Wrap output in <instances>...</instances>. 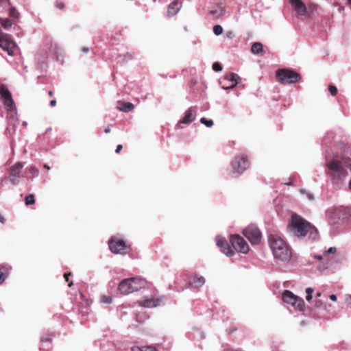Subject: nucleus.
<instances>
[{
	"instance_id": "obj_4",
	"label": "nucleus",
	"mask_w": 351,
	"mask_h": 351,
	"mask_svg": "<svg viewBox=\"0 0 351 351\" xmlns=\"http://www.w3.org/2000/svg\"><path fill=\"white\" fill-rule=\"evenodd\" d=\"M276 77L277 81L282 84H295L299 82L301 75L289 69H280L276 71Z\"/></svg>"
},
{
	"instance_id": "obj_59",
	"label": "nucleus",
	"mask_w": 351,
	"mask_h": 351,
	"mask_svg": "<svg viewBox=\"0 0 351 351\" xmlns=\"http://www.w3.org/2000/svg\"><path fill=\"white\" fill-rule=\"evenodd\" d=\"M349 166H350V170H351V160H350Z\"/></svg>"
},
{
	"instance_id": "obj_56",
	"label": "nucleus",
	"mask_w": 351,
	"mask_h": 351,
	"mask_svg": "<svg viewBox=\"0 0 351 351\" xmlns=\"http://www.w3.org/2000/svg\"><path fill=\"white\" fill-rule=\"evenodd\" d=\"M348 4L351 5V0H348Z\"/></svg>"
},
{
	"instance_id": "obj_14",
	"label": "nucleus",
	"mask_w": 351,
	"mask_h": 351,
	"mask_svg": "<svg viewBox=\"0 0 351 351\" xmlns=\"http://www.w3.org/2000/svg\"><path fill=\"white\" fill-rule=\"evenodd\" d=\"M240 80L241 79L237 73H228L226 75L223 79L224 82H227V83L223 85L222 87L223 89L233 88L239 84Z\"/></svg>"
},
{
	"instance_id": "obj_29",
	"label": "nucleus",
	"mask_w": 351,
	"mask_h": 351,
	"mask_svg": "<svg viewBox=\"0 0 351 351\" xmlns=\"http://www.w3.org/2000/svg\"><path fill=\"white\" fill-rule=\"evenodd\" d=\"M29 173L34 178H36L39 175V170L35 166H31L29 168Z\"/></svg>"
},
{
	"instance_id": "obj_19",
	"label": "nucleus",
	"mask_w": 351,
	"mask_h": 351,
	"mask_svg": "<svg viewBox=\"0 0 351 351\" xmlns=\"http://www.w3.org/2000/svg\"><path fill=\"white\" fill-rule=\"evenodd\" d=\"M181 8V3L179 0H174L168 7L167 13L169 16H173Z\"/></svg>"
},
{
	"instance_id": "obj_36",
	"label": "nucleus",
	"mask_w": 351,
	"mask_h": 351,
	"mask_svg": "<svg viewBox=\"0 0 351 351\" xmlns=\"http://www.w3.org/2000/svg\"><path fill=\"white\" fill-rule=\"evenodd\" d=\"M300 193L305 194L310 200H313L314 199L313 195L311 193L307 192L305 189H301Z\"/></svg>"
},
{
	"instance_id": "obj_55",
	"label": "nucleus",
	"mask_w": 351,
	"mask_h": 351,
	"mask_svg": "<svg viewBox=\"0 0 351 351\" xmlns=\"http://www.w3.org/2000/svg\"><path fill=\"white\" fill-rule=\"evenodd\" d=\"M315 296H316V298L320 297L321 296V293H317Z\"/></svg>"
},
{
	"instance_id": "obj_42",
	"label": "nucleus",
	"mask_w": 351,
	"mask_h": 351,
	"mask_svg": "<svg viewBox=\"0 0 351 351\" xmlns=\"http://www.w3.org/2000/svg\"><path fill=\"white\" fill-rule=\"evenodd\" d=\"M122 149H123L122 145H118L117 147V149L115 150V152L117 154H119L121 151Z\"/></svg>"
},
{
	"instance_id": "obj_44",
	"label": "nucleus",
	"mask_w": 351,
	"mask_h": 351,
	"mask_svg": "<svg viewBox=\"0 0 351 351\" xmlns=\"http://www.w3.org/2000/svg\"><path fill=\"white\" fill-rule=\"evenodd\" d=\"M329 298L332 301H336L337 300V295H335V294L330 295Z\"/></svg>"
},
{
	"instance_id": "obj_28",
	"label": "nucleus",
	"mask_w": 351,
	"mask_h": 351,
	"mask_svg": "<svg viewBox=\"0 0 351 351\" xmlns=\"http://www.w3.org/2000/svg\"><path fill=\"white\" fill-rule=\"evenodd\" d=\"M9 14L11 17L18 19L19 17V12L16 10L15 8H11L10 9Z\"/></svg>"
},
{
	"instance_id": "obj_58",
	"label": "nucleus",
	"mask_w": 351,
	"mask_h": 351,
	"mask_svg": "<svg viewBox=\"0 0 351 351\" xmlns=\"http://www.w3.org/2000/svg\"><path fill=\"white\" fill-rule=\"evenodd\" d=\"M148 318V316L147 315H144V319H147Z\"/></svg>"
},
{
	"instance_id": "obj_54",
	"label": "nucleus",
	"mask_w": 351,
	"mask_h": 351,
	"mask_svg": "<svg viewBox=\"0 0 351 351\" xmlns=\"http://www.w3.org/2000/svg\"><path fill=\"white\" fill-rule=\"evenodd\" d=\"M44 168L47 169V170H49L50 169V167L47 165H44Z\"/></svg>"
},
{
	"instance_id": "obj_9",
	"label": "nucleus",
	"mask_w": 351,
	"mask_h": 351,
	"mask_svg": "<svg viewBox=\"0 0 351 351\" xmlns=\"http://www.w3.org/2000/svg\"><path fill=\"white\" fill-rule=\"evenodd\" d=\"M243 234L252 245H257L261 242V232L254 225L248 226L243 230Z\"/></svg>"
},
{
	"instance_id": "obj_34",
	"label": "nucleus",
	"mask_w": 351,
	"mask_h": 351,
	"mask_svg": "<svg viewBox=\"0 0 351 351\" xmlns=\"http://www.w3.org/2000/svg\"><path fill=\"white\" fill-rule=\"evenodd\" d=\"M101 300L103 303L110 304L112 302V298L108 295H103L101 298Z\"/></svg>"
},
{
	"instance_id": "obj_41",
	"label": "nucleus",
	"mask_w": 351,
	"mask_h": 351,
	"mask_svg": "<svg viewBox=\"0 0 351 351\" xmlns=\"http://www.w3.org/2000/svg\"><path fill=\"white\" fill-rule=\"evenodd\" d=\"M56 5L60 10L63 9L64 8V6H65L64 3H62V2H58Z\"/></svg>"
},
{
	"instance_id": "obj_31",
	"label": "nucleus",
	"mask_w": 351,
	"mask_h": 351,
	"mask_svg": "<svg viewBox=\"0 0 351 351\" xmlns=\"http://www.w3.org/2000/svg\"><path fill=\"white\" fill-rule=\"evenodd\" d=\"M315 307L317 308H320L324 307L325 310H327V306L324 304L323 302L321 300H316L315 302Z\"/></svg>"
},
{
	"instance_id": "obj_53",
	"label": "nucleus",
	"mask_w": 351,
	"mask_h": 351,
	"mask_svg": "<svg viewBox=\"0 0 351 351\" xmlns=\"http://www.w3.org/2000/svg\"><path fill=\"white\" fill-rule=\"evenodd\" d=\"M48 95L49 97H53V91H51V90L48 91Z\"/></svg>"
},
{
	"instance_id": "obj_15",
	"label": "nucleus",
	"mask_w": 351,
	"mask_h": 351,
	"mask_svg": "<svg viewBox=\"0 0 351 351\" xmlns=\"http://www.w3.org/2000/svg\"><path fill=\"white\" fill-rule=\"evenodd\" d=\"M217 245L221 249V251L224 253L228 256H232L234 255V250L232 249V245L225 239H218L217 240Z\"/></svg>"
},
{
	"instance_id": "obj_48",
	"label": "nucleus",
	"mask_w": 351,
	"mask_h": 351,
	"mask_svg": "<svg viewBox=\"0 0 351 351\" xmlns=\"http://www.w3.org/2000/svg\"><path fill=\"white\" fill-rule=\"evenodd\" d=\"M136 320L139 322H142L143 321V319L140 317L139 315H136Z\"/></svg>"
},
{
	"instance_id": "obj_30",
	"label": "nucleus",
	"mask_w": 351,
	"mask_h": 351,
	"mask_svg": "<svg viewBox=\"0 0 351 351\" xmlns=\"http://www.w3.org/2000/svg\"><path fill=\"white\" fill-rule=\"evenodd\" d=\"M213 32L215 34L219 36L222 34L223 28L219 25H216L213 27Z\"/></svg>"
},
{
	"instance_id": "obj_49",
	"label": "nucleus",
	"mask_w": 351,
	"mask_h": 351,
	"mask_svg": "<svg viewBox=\"0 0 351 351\" xmlns=\"http://www.w3.org/2000/svg\"><path fill=\"white\" fill-rule=\"evenodd\" d=\"M226 35H227V37H228V38H232L234 36V34H232V32H228L226 34Z\"/></svg>"
},
{
	"instance_id": "obj_16",
	"label": "nucleus",
	"mask_w": 351,
	"mask_h": 351,
	"mask_svg": "<svg viewBox=\"0 0 351 351\" xmlns=\"http://www.w3.org/2000/svg\"><path fill=\"white\" fill-rule=\"evenodd\" d=\"M162 302L161 298H145L142 300L138 301V304L139 306L145 307V308H154L160 305Z\"/></svg>"
},
{
	"instance_id": "obj_22",
	"label": "nucleus",
	"mask_w": 351,
	"mask_h": 351,
	"mask_svg": "<svg viewBox=\"0 0 351 351\" xmlns=\"http://www.w3.org/2000/svg\"><path fill=\"white\" fill-rule=\"evenodd\" d=\"M9 270L10 268L6 266H1L0 267V284H1L7 278Z\"/></svg>"
},
{
	"instance_id": "obj_7",
	"label": "nucleus",
	"mask_w": 351,
	"mask_h": 351,
	"mask_svg": "<svg viewBox=\"0 0 351 351\" xmlns=\"http://www.w3.org/2000/svg\"><path fill=\"white\" fill-rule=\"evenodd\" d=\"M230 242L232 248L241 253L247 254L250 251V247L245 239L239 234L231 235Z\"/></svg>"
},
{
	"instance_id": "obj_3",
	"label": "nucleus",
	"mask_w": 351,
	"mask_h": 351,
	"mask_svg": "<svg viewBox=\"0 0 351 351\" xmlns=\"http://www.w3.org/2000/svg\"><path fill=\"white\" fill-rule=\"evenodd\" d=\"M146 285V281L141 278H126L120 282L118 290L121 294L128 295L145 288Z\"/></svg>"
},
{
	"instance_id": "obj_52",
	"label": "nucleus",
	"mask_w": 351,
	"mask_h": 351,
	"mask_svg": "<svg viewBox=\"0 0 351 351\" xmlns=\"http://www.w3.org/2000/svg\"><path fill=\"white\" fill-rule=\"evenodd\" d=\"M105 133H109L110 132V127H107L105 130H104Z\"/></svg>"
},
{
	"instance_id": "obj_25",
	"label": "nucleus",
	"mask_w": 351,
	"mask_h": 351,
	"mask_svg": "<svg viewBox=\"0 0 351 351\" xmlns=\"http://www.w3.org/2000/svg\"><path fill=\"white\" fill-rule=\"evenodd\" d=\"M0 23L5 29L10 27L12 25L11 21L9 19L0 18Z\"/></svg>"
},
{
	"instance_id": "obj_12",
	"label": "nucleus",
	"mask_w": 351,
	"mask_h": 351,
	"mask_svg": "<svg viewBox=\"0 0 351 351\" xmlns=\"http://www.w3.org/2000/svg\"><path fill=\"white\" fill-rule=\"evenodd\" d=\"M23 165L18 162L10 168L8 180L12 184H17L19 182L20 174Z\"/></svg>"
},
{
	"instance_id": "obj_1",
	"label": "nucleus",
	"mask_w": 351,
	"mask_h": 351,
	"mask_svg": "<svg viewBox=\"0 0 351 351\" xmlns=\"http://www.w3.org/2000/svg\"><path fill=\"white\" fill-rule=\"evenodd\" d=\"M289 231L294 236L304 237L309 234L313 239L317 236V229L300 215L293 213L288 225Z\"/></svg>"
},
{
	"instance_id": "obj_5",
	"label": "nucleus",
	"mask_w": 351,
	"mask_h": 351,
	"mask_svg": "<svg viewBox=\"0 0 351 351\" xmlns=\"http://www.w3.org/2000/svg\"><path fill=\"white\" fill-rule=\"evenodd\" d=\"M231 167L232 174L239 176L249 168L250 162L245 155L237 156L232 160Z\"/></svg>"
},
{
	"instance_id": "obj_10",
	"label": "nucleus",
	"mask_w": 351,
	"mask_h": 351,
	"mask_svg": "<svg viewBox=\"0 0 351 351\" xmlns=\"http://www.w3.org/2000/svg\"><path fill=\"white\" fill-rule=\"evenodd\" d=\"M108 245L110 251L114 254H126L130 248L123 240L114 238L109 241Z\"/></svg>"
},
{
	"instance_id": "obj_23",
	"label": "nucleus",
	"mask_w": 351,
	"mask_h": 351,
	"mask_svg": "<svg viewBox=\"0 0 351 351\" xmlns=\"http://www.w3.org/2000/svg\"><path fill=\"white\" fill-rule=\"evenodd\" d=\"M263 46L261 43H254L252 47L251 51L254 54H258L263 51Z\"/></svg>"
},
{
	"instance_id": "obj_20",
	"label": "nucleus",
	"mask_w": 351,
	"mask_h": 351,
	"mask_svg": "<svg viewBox=\"0 0 351 351\" xmlns=\"http://www.w3.org/2000/svg\"><path fill=\"white\" fill-rule=\"evenodd\" d=\"M134 106L130 102H124L119 101L117 102V108L122 112H128L133 110Z\"/></svg>"
},
{
	"instance_id": "obj_45",
	"label": "nucleus",
	"mask_w": 351,
	"mask_h": 351,
	"mask_svg": "<svg viewBox=\"0 0 351 351\" xmlns=\"http://www.w3.org/2000/svg\"><path fill=\"white\" fill-rule=\"evenodd\" d=\"M50 105L51 107H54L56 106V100L53 99L50 101Z\"/></svg>"
},
{
	"instance_id": "obj_46",
	"label": "nucleus",
	"mask_w": 351,
	"mask_h": 351,
	"mask_svg": "<svg viewBox=\"0 0 351 351\" xmlns=\"http://www.w3.org/2000/svg\"><path fill=\"white\" fill-rule=\"evenodd\" d=\"M0 222H1V223H5V219H4V217H3L1 214H0Z\"/></svg>"
},
{
	"instance_id": "obj_18",
	"label": "nucleus",
	"mask_w": 351,
	"mask_h": 351,
	"mask_svg": "<svg viewBox=\"0 0 351 351\" xmlns=\"http://www.w3.org/2000/svg\"><path fill=\"white\" fill-rule=\"evenodd\" d=\"M205 283V278L203 276L194 274L188 280V284L190 287L198 288Z\"/></svg>"
},
{
	"instance_id": "obj_6",
	"label": "nucleus",
	"mask_w": 351,
	"mask_h": 351,
	"mask_svg": "<svg viewBox=\"0 0 351 351\" xmlns=\"http://www.w3.org/2000/svg\"><path fill=\"white\" fill-rule=\"evenodd\" d=\"M282 300L285 302L292 305L300 311H303L305 309V304L303 299L294 295L289 290H285L283 292Z\"/></svg>"
},
{
	"instance_id": "obj_33",
	"label": "nucleus",
	"mask_w": 351,
	"mask_h": 351,
	"mask_svg": "<svg viewBox=\"0 0 351 351\" xmlns=\"http://www.w3.org/2000/svg\"><path fill=\"white\" fill-rule=\"evenodd\" d=\"M328 90L332 96H335L337 93V88L333 85H329Z\"/></svg>"
},
{
	"instance_id": "obj_2",
	"label": "nucleus",
	"mask_w": 351,
	"mask_h": 351,
	"mask_svg": "<svg viewBox=\"0 0 351 351\" xmlns=\"http://www.w3.org/2000/svg\"><path fill=\"white\" fill-rule=\"evenodd\" d=\"M269 245L276 258L288 261L291 257V251L282 238L276 234H271L268 239Z\"/></svg>"
},
{
	"instance_id": "obj_17",
	"label": "nucleus",
	"mask_w": 351,
	"mask_h": 351,
	"mask_svg": "<svg viewBox=\"0 0 351 351\" xmlns=\"http://www.w3.org/2000/svg\"><path fill=\"white\" fill-rule=\"evenodd\" d=\"M289 3L296 12L300 16L307 14V8L301 0H289Z\"/></svg>"
},
{
	"instance_id": "obj_24",
	"label": "nucleus",
	"mask_w": 351,
	"mask_h": 351,
	"mask_svg": "<svg viewBox=\"0 0 351 351\" xmlns=\"http://www.w3.org/2000/svg\"><path fill=\"white\" fill-rule=\"evenodd\" d=\"M131 351H158L155 347L147 346H134L132 348Z\"/></svg>"
},
{
	"instance_id": "obj_43",
	"label": "nucleus",
	"mask_w": 351,
	"mask_h": 351,
	"mask_svg": "<svg viewBox=\"0 0 351 351\" xmlns=\"http://www.w3.org/2000/svg\"><path fill=\"white\" fill-rule=\"evenodd\" d=\"M313 292V289L312 288H311V287H308V288H307L306 289V293L307 295L308 294H311L312 295Z\"/></svg>"
},
{
	"instance_id": "obj_8",
	"label": "nucleus",
	"mask_w": 351,
	"mask_h": 351,
	"mask_svg": "<svg viewBox=\"0 0 351 351\" xmlns=\"http://www.w3.org/2000/svg\"><path fill=\"white\" fill-rule=\"evenodd\" d=\"M0 47L10 56H13L16 45L10 35L0 32Z\"/></svg>"
},
{
	"instance_id": "obj_39",
	"label": "nucleus",
	"mask_w": 351,
	"mask_h": 351,
	"mask_svg": "<svg viewBox=\"0 0 351 351\" xmlns=\"http://www.w3.org/2000/svg\"><path fill=\"white\" fill-rule=\"evenodd\" d=\"M337 252V248L335 247H330L327 251H326V254H335Z\"/></svg>"
},
{
	"instance_id": "obj_51",
	"label": "nucleus",
	"mask_w": 351,
	"mask_h": 351,
	"mask_svg": "<svg viewBox=\"0 0 351 351\" xmlns=\"http://www.w3.org/2000/svg\"><path fill=\"white\" fill-rule=\"evenodd\" d=\"M314 257H315V258H317L318 260H322V256H320V255H315Z\"/></svg>"
},
{
	"instance_id": "obj_47",
	"label": "nucleus",
	"mask_w": 351,
	"mask_h": 351,
	"mask_svg": "<svg viewBox=\"0 0 351 351\" xmlns=\"http://www.w3.org/2000/svg\"><path fill=\"white\" fill-rule=\"evenodd\" d=\"M312 299V295L311 294H306V300L307 301H310Z\"/></svg>"
},
{
	"instance_id": "obj_38",
	"label": "nucleus",
	"mask_w": 351,
	"mask_h": 351,
	"mask_svg": "<svg viewBox=\"0 0 351 351\" xmlns=\"http://www.w3.org/2000/svg\"><path fill=\"white\" fill-rule=\"evenodd\" d=\"M10 5L9 0H0V6L6 8Z\"/></svg>"
},
{
	"instance_id": "obj_21",
	"label": "nucleus",
	"mask_w": 351,
	"mask_h": 351,
	"mask_svg": "<svg viewBox=\"0 0 351 351\" xmlns=\"http://www.w3.org/2000/svg\"><path fill=\"white\" fill-rule=\"evenodd\" d=\"M194 110L193 108H189L184 113V117L180 121V123L188 124L193 121L194 117H193Z\"/></svg>"
},
{
	"instance_id": "obj_27",
	"label": "nucleus",
	"mask_w": 351,
	"mask_h": 351,
	"mask_svg": "<svg viewBox=\"0 0 351 351\" xmlns=\"http://www.w3.org/2000/svg\"><path fill=\"white\" fill-rule=\"evenodd\" d=\"M200 122L205 125L206 127L208 128H210L213 125V120L210 119V120H207L206 118L204 117H202L200 119Z\"/></svg>"
},
{
	"instance_id": "obj_11",
	"label": "nucleus",
	"mask_w": 351,
	"mask_h": 351,
	"mask_svg": "<svg viewBox=\"0 0 351 351\" xmlns=\"http://www.w3.org/2000/svg\"><path fill=\"white\" fill-rule=\"evenodd\" d=\"M0 94L7 110H12L14 108V102L10 90L5 85H1Z\"/></svg>"
},
{
	"instance_id": "obj_37",
	"label": "nucleus",
	"mask_w": 351,
	"mask_h": 351,
	"mask_svg": "<svg viewBox=\"0 0 351 351\" xmlns=\"http://www.w3.org/2000/svg\"><path fill=\"white\" fill-rule=\"evenodd\" d=\"M345 302L347 306L351 308V295H347L346 296Z\"/></svg>"
},
{
	"instance_id": "obj_50",
	"label": "nucleus",
	"mask_w": 351,
	"mask_h": 351,
	"mask_svg": "<svg viewBox=\"0 0 351 351\" xmlns=\"http://www.w3.org/2000/svg\"><path fill=\"white\" fill-rule=\"evenodd\" d=\"M82 51L83 52L87 53V52H88L89 49H88V48H87V47H83V48L82 49Z\"/></svg>"
},
{
	"instance_id": "obj_57",
	"label": "nucleus",
	"mask_w": 351,
	"mask_h": 351,
	"mask_svg": "<svg viewBox=\"0 0 351 351\" xmlns=\"http://www.w3.org/2000/svg\"><path fill=\"white\" fill-rule=\"evenodd\" d=\"M349 188L351 190V180L350 181V183H349Z\"/></svg>"
},
{
	"instance_id": "obj_40",
	"label": "nucleus",
	"mask_w": 351,
	"mask_h": 351,
	"mask_svg": "<svg viewBox=\"0 0 351 351\" xmlns=\"http://www.w3.org/2000/svg\"><path fill=\"white\" fill-rule=\"evenodd\" d=\"M41 342L42 343L46 342V343H48L49 345H51V339L49 338V337H43L41 339Z\"/></svg>"
},
{
	"instance_id": "obj_26",
	"label": "nucleus",
	"mask_w": 351,
	"mask_h": 351,
	"mask_svg": "<svg viewBox=\"0 0 351 351\" xmlns=\"http://www.w3.org/2000/svg\"><path fill=\"white\" fill-rule=\"evenodd\" d=\"M25 202V204L27 206L34 204L35 203L34 195L32 194H30V195L26 196Z\"/></svg>"
},
{
	"instance_id": "obj_32",
	"label": "nucleus",
	"mask_w": 351,
	"mask_h": 351,
	"mask_svg": "<svg viewBox=\"0 0 351 351\" xmlns=\"http://www.w3.org/2000/svg\"><path fill=\"white\" fill-rule=\"evenodd\" d=\"M213 69L216 72L222 71V66L219 62H214L213 64Z\"/></svg>"
},
{
	"instance_id": "obj_35",
	"label": "nucleus",
	"mask_w": 351,
	"mask_h": 351,
	"mask_svg": "<svg viewBox=\"0 0 351 351\" xmlns=\"http://www.w3.org/2000/svg\"><path fill=\"white\" fill-rule=\"evenodd\" d=\"M71 276V273L69 272V273H65L64 275V277L65 278V280L66 282H69V284H68V286L69 287H71L72 285H73V282H69V277Z\"/></svg>"
},
{
	"instance_id": "obj_13",
	"label": "nucleus",
	"mask_w": 351,
	"mask_h": 351,
	"mask_svg": "<svg viewBox=\"0 0 351 351\" xmlns=\"http://www.w3.org/2000/svg\"><path fill=\"white\" fill-rule=\"evenodd\" d=\"M327 167L331 171V175L334 178L339 177L344 173V169L340 161L332 160L327 164Z\"/></svg>"
}]
</instances>
